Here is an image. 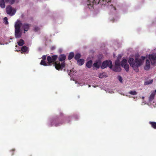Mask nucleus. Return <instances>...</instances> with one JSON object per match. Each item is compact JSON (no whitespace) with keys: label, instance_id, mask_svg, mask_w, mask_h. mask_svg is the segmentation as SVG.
<instances>
[{"label":"nucleus","instance_id":"obj_1","mask_svg":"<svg viewBox=\"0 0 156 156\" xmlns=\"http://www.w3.org/2000/svg\"><path fill=\"white\" fill-rule=\"evenodd\" d=\"M112 0H88L87 5L88 7L90 9L93 8L94 4L97 5L99 3L102 5H106L112 10H115L116 8L112 4H110Z\"/></svg>","mask_w":156,"mask_h":156},{"label":"nucleus","instance_id":"obj_2","mask_svg":"<svg viewBox=\"0 0 156 156\" xmlns=\"http://www.w3.org/2000/svg\"><path fill=\"white\" fill-rule=\"evenodd\" d=\"M58 58V56L57 55H52L51 57L48 56L47 58L48 61V64L49 65H50L51 63H52L57 70H62L65 66V63L63 62L60 63L58 61L55 62Z\"/></svg>","mask_w":156,"mask_h":156},{"label":"nucleus","instance_id":"obj_3","mask_svg":"<svg viewBox=\"0 0 156 156\" xmlns=\"http://www.w3.org/2000/svg\"><path fill=\"white\" fill-rule=\"evenodd\" d=\"M128 62L130 66L132 67L136 72L139 71L138 68L142 63V61L141 59L136 58L135 60L134 58H132L129 59Z\"/></svg>","mask_w":156,"mask_h":156},{"label":"nucleus","instance_id":"obj_4","mask_svg":"<svg viewBox=\"0 0 156 156\" xmlns=\"http://www.w3.org/2000/svg\"><path fill=\"white\" fill-rule=\"evenodd\" d=\"M22 25L21 21L17 20L15 25V37L16 38H19L21 37L22 33L20 32L21 26Z\"/></svg>","mask_w":156,"mask_h":156},{"label":"nucleus","instance_id":"obj_5","mask_svg":"<svg viewBox=\"0 0 156 156\" xmlns=\"http://www.w3.org/2000/svg\"><path fill=\"white\" fill-rule=\"evenodd\" d=\"M63 122V120L60 119H55L53 120L51 122L50 126H52L53 125L55 126H60L62 125Z\"/></svg>","mask_w":156,"mask_h":156},{"label":"nucleus","instance_id":"obj_6","mask_svg":"<svg viewBox=\"0 0 156 156\" xmlns=\"http://www.w3.org/2000/svg\"><path fill=\"white\" fill-rule=\"evenodd\" d=\"M6 11L7 13L11 16L14 15L16 12V10L14 9H13L12 7L10 5H9L6 7Z\"/></svg>","mask_w":156,"mask_h":156},{"label":"nucleus","instance_id":"obj_7","mask_svg":"<svg viewBox=\"0 0 156 156\" xmlns=\"http://www.w3.org/2000/svg\"><path fill=\"white\" fill-rule=\"evenodd\" d=\"M112 62L110 61H105L103 62L102 64L101 68L104 69L106 68L107 66H108L110 69L112 67Z\"/></svg>","mask_w":156,"mask_h":156},{"label":"nucleus","instance_id":"obj_8","mask_svg":"<svg viewBox=\"0 0 156 156\" xmlns=\"http://www.w3.org/2000/svg\"><path fill=\"white\" fill-rule=\"evenodd\" d=\"M127 62V60L126 59H123L122 61L121 65L125 69L126 71L128 72L129 71V66Z\"/></svg>","mask_w":156,"mask_h":156},{"label":"nucleus","instance_id":"obj_9","mask_svg":"<svg viewBox=\"0 0 156 156\" xmlns=\"http://www.w3.org/2000/svg\"><path fill=\"white\" fill-rule=\"evenodd\" d=\"M30 26V25L27 23H24L22 25V27L25 31H27Z\"/></svg>","mask_w":156,"mask_h":156},{"label":"nucleus","instance_id":"obj_10","mask_svg":"<svg viewBox=\"0 0 156 156\" xmlns=\"http://www.w3.org/2000/svg\"><path fill=\"white\" fill-rule=\"evenodd\" d=\"M101 65V62L100 60H98L94 63L93 66L94 68H96V69H99Z\"/></svg>","mask_w":156,"mask_h":156},{"label":"nucleus","instance_id":"obj_11","mask_svg":"<svg viewBox=\"0 0 156 156\" xmlns=\"http://www.w3.org/2000/svg\"><path fill=\"white\" fill-rule=\"evenodd\" d=\"M150 67V62L148 59L146 60V65L144 67L145 69L146 70H148Z\"/></svg>","mask_w":156,"mask_h":156},{"label":"nucleus","instance_id":"obj_12","mask_svg":"<svg viewBox=\"0 0 156 156\" xmlns=\"http://www.w3.org/2000/svg\"><path fill=\"white\" fill-rule=\"evenodd\" d=\"M66 58V56L64 54H61L58 57V59L59 61L62 62L65 60Z\"/></svg>","mask_w":156,"mask_h":156},{"label":"nucleus","instance_id":"obj_13","mask_svg":"<svg viewBox=\"0 0 156 156\" xmlns=\"http://www.w3.org/2000/svg\"><path fill=\"white\" fill-rule=\"evenodd\" d=\"M121 68L120 66H115V67L113 68V70L116 72H119L121 70Z\"/></svg>","mask_w":156,"mask_h":156},{"label":"nucleus","instance_id":"obj_14","mask_svg":"<svg viewBox=\"0 0 156 156\" xmlns=\"http://www.w3.org/2000/svg\"><path fill=\"white\" fill-rule=\"evenodd\" d=\"M92 64V61L91 60L88 61L86 63V66L88 68H90L91 67Z\"/></svg>","mask_w":156,"mask_h":156},{"label":"nucleus","instance_id":"obj_15","mask_svg":"<svg viewBox=\"0 0 156 156\" xmlns=\"http://www.w3.org/2000/svg\"><path fill=\"white\" fill-rule=\"evenodd\" d=\"M77 64L80 66L83 65L84 63V60L83 59H80L77 60Z\"/></svg>","mask_w":156,"mask_h":156},{"label":"nucleus","instance_id":"obj_16","mask_svg":"<svg viewBox=\"0 0 156 156\" xmlns=\"http://www.w3.org/2000/svg\"><path fill=\"white\" fill-rule=\"evenodd\" d=\"M0 6L2 8H5V2L4 0H0Z\"/></svg>","mask_w":156,"mask_h":156},{"label":"nucleus","instance_id":"obj_17","mask_svg":"<svg viewBox=\"0 0 156 156\" xmlns=\"http://www.w3.org/2000/svg\"><path fill=\"white\" fill-rule=\"evenodd\" d=\"M21 50L23 53L26 52L28 50V48L27 47L24 46L22 47Z\"/></svg>","mask_w":156,"mask_h":156},{"label":"nucleus","instance_id":"obj_18","mask_svg":"<svg viewBox=\"0 0 156 156\" xmlns=\"http://www.w3.org/2000/svg\"><path fill=\"white\" fill-rule=\"evenodd\" d=\"M149 123L151 125L152 127L156 129V122H150Z\"/></svg>","mask_w":156,"mask_h":156},{"label":"nucleus","instance_id":"obj_19","mask_svg":"<svg viewBox=\"0 0 156 156\" xmlns=\"http://www.w3.org/2000/svg\"><path fill=\"white\" fill-rule=\"evenodd\" d=\"M155 94L154 93H152L150 95L149 98V101H152L154 98V97L155 96Z\"/></svg>","mask_w":156,"mask_h":156},{"label":"nucleus","instance_id":"obj_20","mask_svg":"<svg viewBox=\"0 0 156 156\" xmlns=\"http://www.w3.org/2000/svg\"><path fill=\"white\" fill-rule=\"evenodd\" d=\"M74 56V54L73 52H70L68 56V59L69 60H70L72 59Z\"/></svg>","mask_w":156,"mask_h":156},{"label":"nucleus","instance_id":"obj_21","mask_svg":"<svg viewBox=\"0 0 156 156\" xmlns=\"http://www.w3.org/2000/svg\"><path fill=\"white\" fill-rule=\"evenodd\" d=\"M18 44L19 46H22L24 44V41L23 40L21 39L20 40Z\"/></svg>","mask_w":156,"mask_h":156},{"label":"nucleus","instance_id":"obj_22","mask_svg":"<svg viewBox=\"0 0 156 156\" xmlns=\"http://www.w3.org/2000/svg\"><path fill=\"white\" fill-rule=\"evenodd\" d=\"M151 61V64L154 66H156V60L155 59H151L150 58H149Z\"/></svg>","mask_w":156,"mask_h":156},{"label":"nucleus","instance_id":"obj_23","mask_svg":"<svg viewBox=\"0 0 156 156\" xmlns=\"http://www.w3.org/2000/svg\"><path fill=\"white\" fill-rule=\"evenodd\" d=\"M6 3H9L11 4H13L15 2V0H4Z\"/></svg>","mask_w":156,"mask_h":156},{"label":"nucleus","instance_id":"obj_24","mask_svg":"<svg viewBox=\"0 0 156 156\" xmlns=\"http://www.w3.org/2000/svg\"><path fill=\"white\" fill-rule=\"evenodd\" d=\"M153 82V80H151L148 81H145L144 84L145 85H147L151 84Z\"/></svg>","mask_w":156,"mask_h":156},{"label":"nucleus","instance_id":"obj_25","mask_svg":"<svg viewBox=\"0 0 156 156\" xmlns=\"http://www.w3.org/2000/svg\"><path fill=\"white\" fill-rule=\"evenodd\" d=\"M80 54L79 53H77L75 55L74 58L76 60H78L80 58Z\"/></svg>","mask_w":156,"mask_h":156},{"label":"nucleus","instance_id":"obj_26","mask_svg":"<svg viewBox=\"0 0 156 156\" xmlns=\"http://www.w3.org/2000/svg\"><path fill=\"white\" fill-rule=\"evenodd\" d=\"M149 58L153 59H155L156 60V54L154 55L152 54L149 55Z\"/></svg>","mask_w":156,"mask_h":156},{"label":"nucleus","instance_id":"obj_27","mask_svg":"<svg viewBox=\"0 0 156 156\" xmlns=\"http://www.w3.org/2000/svg\"><path fill=\"white\" fill-rule=\"evenodd\" d=\"M115 66H120V62L118 59L116 60L115 62Z\"/></svg>","mask_w":156,"mask_h":156},{"label":"nucleus","instance_id":"obj_28","mask_svg":"<svg viewBox=\"0 0 156 156\" xmlns=\"http://www.w3.org/2000/svg\"><path fill=\"white\" fill-rule=\"evenodd\" d=\"M40 64L41 65H43L44 66H47L48 65L46 63L44 60H41L40 63Z\"/></svg>","mask_w":156,"mask_h":156},{"label":"nucleus","instance_id":"obj_29","mask_svg":"<svg viewBox=\"0 0 156 156\" xmlns=\"http://www.w3.org/2000/svg\"><path fill=\"white\" fill-rule=\"evenodd\" d=\"M129 93L133 95H136L137 94V93L135 91H130Z\"/></svg>","mask_w":156,"mask_h":156},{"label":"nucleus","instance_id":"obj_30","mask_svg":"<svg viewBox=\"0 0 156 156\" xmlns=\"http://www.w3.org/2000/svg\"><path fill=\"white\" fill-rule=\"evenodd\" d=\"M4 21L5 24H8L9 22L8 21V18L7 17H5L4 18Z\"/></svg>","mask_w":156,"mask_h":156},{"label":"nucleus","instance_id":"obj_31","mask_svg":"<svg viewBox=\"0 0 156 156\" xmlns=\"http://www.w3.org/2000/svg\"><path fill=\"white\" fill-rule=\"evenodd\" d=\"M105 76L103 73H100L99 75V77L100 78H102L105 77Z\"/></svg>","mask_w":156,"mask_h":156},{"label":"nucleus","instance_id":"obj_32","mask_svg":"<svg viewBox=\"0 0 156 156\" xmlns=\"http://www.w3.org/2000/svg\"><path fill=\"white\" fill-rule=\"evenodd\" d=\"M118 79L119 80V81L121 83H122V77L119 76H118Z\"/></svg>","mask_w":156,"mask_h":156},{"label":"nucleus","instance_id":"obj_33","mask_svg":"<svg viewBox=\"0 0 156 156\" xmlns=\"http://www.w3.org/2000/svg\"><path fill=\"white\" fill-rule=\"evenodd\" d=\"M39 30V28L38 27H35L34 28V30L36 32L38 31V30Z\"/></svg>","mask_w":156,"mask_h":156},{"label":"nucleus","instance_id":"obj_34","mask_svg":"<svg viewBox=\"0 0 156 156\" xmlns=\"http://www.w3.org/2000/svg\"><path fill=\"white\" fill-rule=\"evenodd\" d=\"M46 55H44L42 57V60H44L46 59Z\"/></svg>","mask_w":156,"mask_h":156},{"label":"nucleus","instance_id":"obj_35","mask_svg":"<svg viewBox=\"0 0 156 156\" xmlns=\"http://www.w3.org/2000/svg\"><path fill=\"white\" fill-rule=\"evenodd\" d=\"M141 58L143 60H144L145 59L146 57L145 56H142Z\"/></svg>","mask_w":156,"mask_h":156},{"label":"nucleus","instance_id":"obj_36","mask_svg":"<svg viewBox=\"0 0 156 156\" xmlns=\"http://www.w3.org/2000/svg\"><path fill=\"white\" fill-rule=\"evenodd\" d=\"M15 151V149H12V151Z\"/></svg>","mask_w":156,"mask_h":156},{"label":"nucleus","instance_id":"obj_37","mask_svg":"<svg viewBox=\"0 0 156 156\" xmlns=\"http://www.w3.org/2000/svg\"><path fill=\"white\" fill-rule=\"evenodd\" d=\"M13 154H14L13 153H12V155H13Z\"/></svg>","mask_w":156,"mask_h":156},{"label":"nucleus","instance_id":"obj_38","mask_svg":"<svg viewBox=\"0 0 156 156\" xmlns=\"http://www.w3.org/2000/svg\"><path fill=\"white\" fill-rule=\"evenodd\" d=\"M90 87V85H89V87Z\"/></svg>","mask_w":156,"mask_h":156},{"label":"nucleus","instance_id":"obj_39","mask_svg":"<svg viewBox=\"0 0 156 156\" xmlns=\"http://www.w3.org/2000/svg\"><path fill=\"white\" fill-rule=\"evenodd\" d=\"M16 47H17V45H16Z\"/></svg>","mask_w":156,"mask_h":156},{"label":"nucleus","instance_id":"obj_40","mask_svg":"<svg viewBox=\"0 0 156 156\" xmlns=\"http://www.w3.org/2000/svg\"><path fill=\"white\" fill-rule=\"evenodd\" d=\"M17 51H19L18 50H16Z\"/></svg>","mask_w":156,"mask_h":156}]
</instances>
